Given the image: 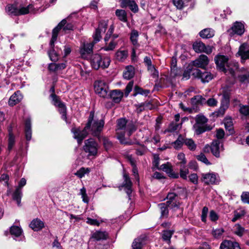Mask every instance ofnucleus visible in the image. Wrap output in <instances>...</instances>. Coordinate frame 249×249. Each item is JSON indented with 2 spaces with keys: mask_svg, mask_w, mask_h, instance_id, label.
<instances>
[{
  "mask_svg": "<svg viewBox=\"0 0 249 249\" xmlns=\"http://www.w3.org/2000/svg\"><path fill=\"white\" fill-rule=\"evenodd\" d=\"M222 99L221 101V106L219 108L220 113L223 115L225 110L229 107L230 104V93L225 90H223L222 93Z\"/></svg>",
  "mask_w": 249,
  "mask_h": 249,
  "instance_id": "nucleus-14",
  "label": "nucleus"
},
{
  "mask_svg": "<svg viewBox=\"0 0 249 249\" xmlns=\"http://www.w3.org/2000/svg\"><path fill=\"white\" fill-rule=\"evenodd\" d=\"M23 96L19 91L14 93L10 98L8 104L10 106H14L19 103L22 99Z\"/></svg>",
  "mask_w": 249,
  "mask_h": 249,
  "instance_id": "nucleus-24",
  "label": "nucleus"
},
{
  "mask_svg": "<svg viewBox=\"0 0 249 249\" xmlns=\"http://www.w3.org/2000/svg\"><path fill=\"white\" fill-rule=\"evenodd\" d=\"M196 159L201 161L202 162L205 163L206 165H210L211 163L209 161L203 153H200L199 155H197L196 157Z\"/></svg>",
  "mask_w": 249,
  "mask_h": 249,
  "instance_id": "nucleus-57",
  "label": "nucleus"
},
{
  "mask_svg": "<svg viewBox=\"0 0 249 249\" xmlns=\"http://www.w3.org/2000/svg\"><path fill=\"white\" fill-rule=\"evenodd\" d=\"M115 15L120 21L123 22H126L127 21V14L124 10H116L115 11Z\"/></svg>",
  "mask_w": 249,
  "mask_h": 249,
  "instance_id": "nucleus-31",
  "label": "nucleus"
},
{
  "mask_svg": "<svg viewBox=\"0 0 249 249\" xmlns=\"http://www.w3.org/2000/svg\"><path fill=\"white\" fill-rule=\"evenodd\" d=\"M100 141L103 142L106 151H108L112 148L113 143L107 138L104 137L100 139Z\"/></svg>",
  "mask_w": 249,
  "mask_h": 249,
  "instance_id": "nucleus-36",
  "label": "nucleus"
},
{
  "mask_svg": "<svg viewBox=\"0 0 249 249\" xmlns=\"http://www.w3.org/2000/svg\"><path fill=\"white\" fill-rule=\"evenodd\" d=\"M89 168H85L84 167H82L79 170H78L74 174L79 178H83L86 174L89 173Z\"/></svg>",
  "mask_w": 249,
  "mask_h": 249,
  "instance_id": "nucleus-45",
  "label": "nucleus"
},
{
  "mask_svg": "<svg viewBox=\"0 0 249 249\" xmlns=\"http://www.w3.org/2000/svg\"><path fill=\"white\" fill-rule=\"evenodd\" d=\"M94 42L84 43L80 48L79 52L81 56L83 58H87L88 55L92 53L93 47Z\"/></svg>",
  "mask_w": 249,
  "mask_h": 249,
  "instance_id": "nucleus-13",
  "label": "nucleus"
},
{
  "mask_svg": "<svg viewBox=\"0 0 249 249\" xmlns=\"http://www.w3.org/2000/svg\"><path fill=\"white\" fill-rule=\"evenodd\" d=\"M110 59L109 57H104L102 58L98 54L93 55L91 58V64L95 70H98L100 68L104 69L107 68L110 64Z\"/></svg>",
  "mask_w": 249,
  "mask_h": 249,
  "instance_id": "nucleus-6",
  "label": "nucleus"
},
{
  "mask_svg": "<svg viewBox=\"0 0 249 249\" xmlns=\"http://www.w3.org/2000/svg\"><path fill=\"white\" fill-rule=\"evenodd\" d=\"M184 143L190 150L194 151L196 149V145L191 139H184Z\"/></svg>",
  "mask_w": 249,
  "mask_h": 249,
  "instance_id": "nucleus-38",
  "label": "nucleus"
},
{
  "mask_svg": "<svg viewBox=\"0 0 249 249\" xmlns=\"http://www.w3.org/2000/svg\"><path fill=\"white\" fill-rule=\"evenodd\" d=\"M192 75L196 78L200 79L202 82L207 83L211 81L214 77L213 74L207 71L202 72L200 70L194 69L192 70Z\"/></svg>",
  "mask_w": 249,
  "mask_h": 249,
  "instance_id": "nucleus-9",
  "label": "nucleus"
},
{
  "mask_svg": "<svg viewBox=\"0 0 249 249\" xmlns=\"http://www.w3.org/2000/svg\"><path fill=\"white\" fill-rule=\"evenodd\" d=\"M239 112L241 114L244 116H248L249 115V106L247 105H240Z\"/></svg>",
  "mask_w": 249,
  "mask_h": 249,
  "instance_id": "nucleus-51",
  "label": "nucleus"
},
{
  "mask_svg": "<svg viewBox=\"0 0 249 249\" xmlns=\"http://www.w3.org/2000/svg\"><path fill=\"white\" fill-rule=\"evenodd\" d=\"M210 149L213 154L216 158L220 157V152L223 150V144L219 140L213 141Z\"/></svg>",
  "mask_w": 249,
  "mask_h": 249,
  "instance_id": "nucleus-17",
  "label": "nucleus"
},
{
  "mask_svg": "<svg viewBox=\"0 0 249 249\" xmlns=\"http://www.w3.org/2000/svg\"><path fill=\"white\" fill-rule=\"evenodd\" d=\"M59 108V111L60 113L61 114L62 119L66 121L67 120V116H66V107L65 105L62 103L60 104V106H57Z\"/></svg>",
  "mask_w": 249,
  "mask_h": 249,
  "instance_id": "nucleus-48",
  "label": "nucleus"
},
{
  "mask_svg": "<svg viewBox=\"0 0 249 249\" xmlns=\"http://www.w3.org/2000/svg\"><path fill=\"white\" fill-rule=\"evenodd\" d=\"M238 77L240 82L249 83V72L247 71H245L244 74L240 75Z\"/></svg>",
  "mask_w": 249,
  "mask_h": 249,
  "instance_id": "nucleus-50",
  "label": "nucleus"
},
{
  "mask_svg": "<svg viewBox=\"0 0 249 249\" xmlns=\"http://www.w3.org/2000/svg\"><path fill=\"white\" fill-rule=\"evenodd\" d=\"M232 245V242L229 240L224 241L220 245V249H231Z\"/></svg>",
  "mask_w": 249,
  "mask_h": 249,
  "instance_id": "nucleus-55",
  "label": "nucleus"
},
{
  "mask_svg": "<svg viewBox=\"0 0 249 249\" xmlns=\"http://www.w3.org/2000/svg\"><path fill=\"white\" fill-rule=\"evenodd\" d=\"M214 32L210 28L205 29L199 33L200 36L203 38H209L214 36Z\"/></svg>",
  "mask_w": 249,
  "mask_h": 249,
  "instance_id": "nucleus-30",
  "label": "nucleus"
},
{
  "mask_svg": "<svg viewBox=\"0 0 249 249\" xmlns=\"http://www.w3.org/2000/svg\"><path fill=\"white\" fill-rule=\"evenodd\" d=\"M128 55V52L124 50L118 51L116 53V59L119 61H124Z\"/></svg>",
  "mask_w": 249,
  "mask_h": 249,
  "instance_id": "nucleus-37",
  "label": "nucleus"
},
{
  "mask_svg": "<svg viewBox=\"0 0 249 249\" xmlns=\"http://www.w3.org/2000/svg\"><path fill=\"white\" fill-rule=\"evenodd\" d=\"M244 31L245 29L243 24L238 21H236L231 27V30H229L231 36H233L234 34L241 36L244 33Z\"/></svg>",
  "mask_w": 249,
  "mask_h": 249,
  "instance_id": "nucleus-19",
  "label": "nucleus"
},
{
  "mask_svg": "<svg viewBox=\"0 0 249 249\" xmlns=\"http://www.w3.org/2000/svg\"><path fill=\"white\" fill-rule=\"evenodd\" d=\"M51 98L52 99L53 104L55 106L57 107L60 106L62 103L60 100L59 97L54 93H52L50 95Z\"/></svg>",
  "mask_w": 249,
  "mask_h": 249,
  "instance_id": "nucleus-52",
  "label": "nucleus"
},
{
  "mask_svg": "<svg viewBox=\"0 0 249 249\" xmlns=\"http://www.w3.org/2000/svg\"><path fill=\"white\" fill-rule=\"evenodd\" d=\"M107 234L106 232L97 231L92 236V238L96 241L106 239Z\"/></svg>",
  "mask_w": 249,
  "mask_h": 249,
  "instance_id": "nucleus-33",
  "label": "nucleus"
},
{
  "mask_svg": "<svg viewBox=\"0 0 249 249\" xmlns=\"http://www.w3.org/2000/svg\"><path fill=\"white\" fill-rule=\"evenodd\" d=\"M15 137L11 131L9 132L8 149L10 151L15 144Z\"/></svg>",
  "mask_w": 249,
  "mask_h": 249,
  "instance_id": "nucleus-46",
  "label": "nucleus"
},
{
  "mask_svg": "<svg viewBox=\"0 0 249 249\" xmlns=\"http://www.w3.org/2000/svg\"><path fill=\"white\" fill-rule=\"evenodd\" d=\"M22 230L18 226H13L10 229L11 234L14 236V238L16 240L19 241L21 240L20 236L22 234Z\"/></svg>",
  "mask_w": 249,
  "mask_h": 249,
  "instance_id": "nucleus-27",
  "label": "nucleus"
},
{
  "mask_svg": "<svg viewBox=\"0 0 249 249\" xmlns=\"http://www.w3.org/2000/svg\"><path fill=\"white\" fill-rule=\"evenodd\" d=\"M124 93L120 90H113L109 93V97L115 103H119L123 98Z\"/></svg>",
  "mask_w": 249,
  "mask_h": 249,
  "instance_id": "nucleus-25",
  "label": "nucleus"
},
{
  "mask_svg": "<svg viewBox=\"0 0 249 249\" xmlns=\"http://www.w3.org/2000/svg\"><path fill=\"white\" fill-rule=\"evenodd\" d=\"M117 44V43L115 41L111 40L107 46H105L102 49L106 51H112L115 49Z\"/></svg>",
  "mask_w": 249,
  "mask_h": 249,
  "instance_id": "nucleus-54",
  "label": "nucleus"
},
{
  "mask_svg": "<svg viewBox=\"0 0 249 249\" xmlns=\"http://www.w3.org/2000/svg\"><path fill=\"white\" fill-rule=\"evenodd\" d=\"M160 169L166 172L172 178H178V174L173 171L171 164L168 162L162 164Z\"/></svg>",
  "mask_w": 249,
  "mask_h": 249,
  "instance_id": "nucleus-20",
  "label": "nucleus"
},
{
  "mask_svg": "<svg viewBox=\"0 0 249 249\" xmlns=\"http://www.w3.org/2000/svg\"><path fill=\"white\" fill-rule=\"evenodd\" d=\"M134 96H136L138 94L147 96L150 93V90L148 89H143L139 86H136L134 88Z\"/></svg>",
  "mask_w": 249,
  "mask_h": 249,
  "instance_id": "nucleus-43",
  "label": "nucleus"
},
{
  "mask_svg": "<svg viewBox=\"0 0 249 249\" xmlns=\"http://www.w3.org/2000/svg\"><path fill=\"white\" fill-rule=\"evenodd\" d=\"M224 231L222 228L216 229L213 230V235L215 238H220L222 237Z\"/></svg>",
  "mask_w": 249,
  "mask_h": 249,
  "instance_id": "nucleus-53",
  "label": "nucleus"
},
{
  "mask_svg": "<svg viewBox=\"0 0 249 249\" xmlns=\"http://www.w3.org/2000/svg\"><path fill=\"white\" fill-rule=\"evenodd\" d=\"M202 177V181L206 184H213L218 182L217 175L213 173L203 174Z\"/></svg>",
  "mask_w": 249,
  "mask_h": 249,
  "instance_id": "nucleus-15",
  "label": "nucleus"
},
{
  "mask_svg": "<svg viewBox=\"0 0 249 249\" xmlns=\"http://www.w3.org/2000/svg\"><path fill=\"white\" fill-rule=\"evenodd\" d=\"M237 54L241 56L242 61L249 59V47L248 45L242 44L239 47Z\"/></svg>",
  "mask_w": 249,
  "mask_h": 249,
  "instance_id": "nucleus-23",
  "label": "nucleus"
},
{
  "mask_svg": "<svg viewBox=\"0 0 249 249\" xmlns=\"http://www.w3.org/2000/svg\"><path fill=\"white\" fill-rule=\"evenodd\" d=\"M174 232V230H164L163 231L162 239L164 241L170 242L171 238Z\"/></svg>",
  "mask_w": 249,
  "mask_h": 249,
  "instance_id": "nucleus-42",
  "label": "nucleus"
},
{
  "mask_svg": "<svg viewBox=\"0 0 249 249\" xmlns=\"http://www.w3.org/2000/svg\"><path fill=\"white\" fill-rule=\"evenodd\" d=\"M246 212L244 209L240 208L237 209L234 212V218H240L241 217L246 216Z\"/></svg>",
  "mask_w": 249,
  "mask_h": 249,
  "instance_id": "nucleus-58",
  "label": "nucleus"
},
{
  "mask_svg": "<svg viewBox=\"0 0 249 249\" xmlns=\"http://www.w3.org/2000/svg\"><path fill=\"white\" fill-rule=\"evenodd\" d=\"M136 130V128L131 122H127L125 119L121 118L118 120L116 133L117 139L122 144H128L125 140L124 135L125 134L130 136L132 132Z\"/></svg>",
  "mask_w": 249,
  "mask_h": 249,
  "instance_id": "nucleus-1",
  "label": "nucleus"
},
{
  "mask_svg": "<svg viewBox=\"0 0 249 249\" xmlns=\"http://www.w3.org/2000/svg\"><path fill=\"white\" fill-rule=\"evenodd\" d=\"M37 11H38V10H35V9L33 8V6L32 4H29L26 7H21L19 8L12 5H8L6 7V12L9 15L13 16L25 15L30 12L35 13Z\"/></svg>",
  "mask_w": 249,
  "mask_h": 249,
  "instance_id": "nucleus-4",
  "label": "nucleus"
},
{
  "mask_svg": "<svg viewBox=\"0 0 249 249\" xmlns=\"http://www.w3.org/2000/svg\"><path fill=\"white\" fill-rule=\"evenodd\" d=\"M87 221H86L87 223L92 225V226H99L100 224L103 222V221L101 219H87Z\"/></svg>",
  "mask_w": 249,
  "mask_h": 249,
  "instance_id": "nucleus-56",
  "label": "nucleus"
},
{
  "mask_svg": "<svg viewBox=\"0 0 249 249\" xmlns=\"http://www.w3.org/2000/svg\"><path fill=\"white\" fill-rule=\"evenodd\" d=\"M158 206L160 209L161 216L162 217L167 216L168 213V207L169 208L167 204L165 203H160L159 204Z\"/></svg>",
  "mask_w": 249,
  "mask_h": 249,
  "instance_id": "nucleus-40",
  "label": "nucleus"
},
{
  "mask_svg": "<svg viewBox=\"0 0 249 249\" xmlns=\"http://www.w3.org/2000/svg\"><path fill=\"white\" fill-rule=\"evenodd\" d=\"M73 27V26L71 23H67L66 19H63L53 30L52 36L50 41L51 45L52 47L54 46V42L56 41L58 33L61 29L66 32L67 31L72 30Z\"/></svg>",
  "mask_w": 249,
  "mask_h": 249,
  "instance_id": "nucleus-5",
  "label": "nucleus"
},
{
  "mask_svg": "<svg viewBox=\"0 0 249 249\" xmlns=\"http://www.w3.org/2000/svg\"><path fill=\"white\" fill-rule=\"evenodd\" d=\"M50 45L51 48V50L48 52L50 58L52 61H56L58 60V55L53 49L54 45L53 47L50 44Z\"/></svg>",
  "mask_w": 249,
  "mask_h": 249,
  "instance_id": "nucleus-44",
  "label": "nucleus"
},
{
  "mask_svg": "<svg viewBox=\"0 0 249 249\" xmlns=\"http://www.w3.org/2000/svg\"><path fill=\"white\" fill-rule=\"evenodd\" d=\"M209 60L204 54H201L197 59L192 62L193 65L197 68L205 69L208 65Z\"/></svg>",
  "mask_w": 249,
  "mask_h": 249,
  "instance_id": "nucleus-16",
  "label": "nucleus"
},
{
  "mask_svg": "<svg viewBox=\"0 0 249 249\" xmlns=\"http://www.w3.org/2000/svg\"><path fill=\"white\" fill-rule=\"evenodd\" d=\"M123 178L124 180L122 186L124 188L126 193L129 196L132 193V183L128 175L126 173H124Z\"/></svg>",
  "mask_w": 249,
  "mask_h": 249,
  "instance_id": "nucleus-21",
  "label": "nucleus"
},
{
  "mask_svg": "<svg viewBox=\"0 0 249 249\" xmlns=\"http://www.w3.org/2000/svg\"><path fill=\"white\" fill-rule=\"evenodd\" d=\"M87 130H88V129L86 128V126L82 131L79 129H72V131L74 134V138L77 140L78 143L80 144L83 140L87 137L88 135Z\"/></svg>",
  "mask_w": 249,
  "mask_h": 249,
  "instance_id": "nucleus-22",
  "label": "nucleus"
},
{
  "mask_svg": "<svg viewBox=\"0 0 249 249\" xmlns=\"http://www.w3.org/2000/svg\"><path fill=\"white\" fill-rule=\"evenodd\" d=\"M84 149L89 156H95L97 154L98 145L92 139H89L85 142Z\"/></svg>",
  "mask_w": 249,
  "mask_h": 249,
  "instance_id": "nucleus-12",
  "label": "nucleus"
},
{
  "mask_svg": "<svg viewBox=\"0 0 249 249\" xmlns=\"http://www.w3.org/2000/svg\"><path fill=\"white\" fill-rule=\"evenodd\" d=\"M241 197L244 203L249 204V192H243Z\"/></svg>",
  "mask_w": 249,
  "mask_h": 249,
  "instance_id": "nucleus-63",
  "label": "nucleus"
},
{
  "mask_svg": "<svg viewBox=\"0 0 249 249\" xmlns=\"http://www.w3.org/2000/svg\"><path fill=\"white\" fill-rule=\"evenodd\" d=\"M181 124H177V123L172 122L169 125L167 130L168 132H174L179 129L181 127Z\"/></svg>",
  "mask_w": 249,
  "mask_h": 249,
  "instance_id": "nucleus-47",
  "label": "nucleus"
},
{
  "mask_svg": "<svg viewBox=\"0 0 249 249\" xmlns=\"http://www.w3.org/2000/svg\"><path fill=\"white\" fill-rule=\"evenodd\" d=\"M217 68L225 73H229L234 76L235 71L237 69V64L234 63L233 66L229 62V57L224 55H217L214 58Z\"/></svg>",
  "mask_w": 249,
  "mask_h": 249,
  "instance_id": "nucleus-2",
  "label": "nucleus"
},
{
  "mask_svg": "<svg viewBox=\"0 0 249 249\" xmlns=\"http://www.w3.org/2000/svg\"><path fill=\"white\" fill-rule=\"evenodd\" d=\"M25 136L27 141H30L32 138L31 123L30 119H27L25 122Z\"/></svg>",
  "mask_w": 249,
  "mask_h": 249,
  "instance_id": "nucleus-32",
  "label": "nucleus"
},
{
  "mask_svg": "<svg viewBox=\"0 0 249 249\" xmlns=\"http://www.w3.org/2000/svg\"><path fill=\"white\" fill-rule=\"evenodd\" d=\"M107 24L106 21H103L99 23L98 28L97 29L103 33H105L107 28Z\"/></svg>",
  "mask_w": 249,
  "mask_h": 249,
  "instance_id": "nucleus-62",
  "label": "nucleus"
},
{
  "mask_svg": "<svg viewBox=\"0 0 249 249\" xmlns=\"http://www.w3.org/2000/svg\"><path fill=\"white\" fill-rule=\"evenodd\" d=\"M94 87L95 93L100 97L107 98L109 97V88L108 85L102 80L94 82Z\"/></svg>",
  "mask_w": 249,
  "mask_h": 249,
  "instance_id": "nucleus-7",
  "label": "nucleus"
},
{
  "mask_svg": "<svg viewBox=\"0 0 249 249\" xmlns=\"http://www.w3.org/2000/svg\"><path fill=\"white\" fill-rule=\"evenodd\" d=\"M132 249H142V243L139 239H135L132 243Z\"/></svg>",
  "mask_w": 249,
  "mask_h": 249,
  "instance_id": "nucleus-64",
  "label": "nucleus"
},
{
  "mask_svg": "<svg viewBox=\"0 0 249 249\" xmlns=\"http://www.w3.org/2000/svg\"><path fill=\"white\" fill-rule=\"evenodd\" d=\"M134 74V68L132 66H128L124 72L123 77L125 79L129 80L133 77Z\"/></svg>",
  "mask_w": 249,
  "mask_h": 249,
  "instance_id": "nucleus-28",
  "label": "nucleus"
},
{
  "mask_svg": "<svg viewBox=\"0 0 249 249\" xmlns=\"http://www.w3.org/2000/svg\"><path fill=\"white\" fill-rule=\"evenodd\" d=\"M167 201L166 203L168 206L173 210H177L179 213H182V210L179 208L180 203L178 201V197L174 193H169L167 196Z\"/></svg>",
  "mask_w": 249,
  "mask_h": 249,
  "instance_id": "nucleus-8",
  "label": "nucleus"
},
{
  "mask_svg": "<svg viewBox=\"0 0 249 249\" xmlns=\"http://www.w3.org/2000/svg\"><path fill=\"white\" fill-rule=\"evenodd\" d=\"M127 7H128L129 9L134 13H136L138 11V6L134 0L129 2V4L128 5Z\"/></svg>",
  "mask_w": 249,
  "mask_h": 249,
  "instance_id": "nucleus-60",
  "label": "nucleus"
},
{
  "mask_svg": "<svg viewBox=\"0 0 249 249\" xmlns=\"http://www.w3.org/2000/svg\"><path fill=\"white\" fill-rule=\"evenodd\" d=\"M30 227L34 231H38L44 227V223L40 219H33L30 224Z\"/></svg>",
  "mask_w": 249,
  "mask_h": 249,
  "instance_id": "nucleus-26",
  "label": "nucleus"
},
{
  "mask_svg": "<svg viewBox=\"0 0 249 249\" xmlns=\"http://www.w3.org/2000/svg\"><path fill=\"white\" fill-rule=\"evenodd\" d=\"M94 112H90L86 128L90 129L93 135L98 136L104 125V121L103 120H94Z\"/></svg>",
  "mask_w": 249,
  "mask_h": 249,
  "instance_id": "nucleus-3",
  "label": "nucleus"
},
{
  "mask_svg": "<svg viewBox=\"0 0 249 249\" xmlns=\"http://www.w3.org/2000/svg\"><path fill=\"white\" fill-rule=\"evenodd\" d=\"M138 32L136 30H132L130 34V40L134 45H138Z\"/></svg>",
  "mask_w": 249,
  "mask_h": 249,
  "instance_id": "nucleus-41",
  "label": "nucleus"
},
{
  "mask_svg": "<svg viewBox=\"0 0 249 249\" xmlns=\"http://www.w3.org/2000/svg\"><path fill=\"white\" fill-rule=\"evenodd\" d=\"M184 140L183 137L180 135L177 140L172 143V145L175 149L178 150L182 147L184 144Z\"/></svg>",
  "mask_w": 249,
  "mask_h": 249,
  "instance_id": "nucleus-34",
  "label": "nucleus"
},
{
  "mask_svg": "<svg viewBox=\"0 0 249 249\" xmlns=\"http://www.w3.org/2000/svg\"><path fill=\"white\" fill-rule=\"evenodd\" d=\"M144 62L147 66L148 70L153 72L154 77L158 76V72L156 70L155 67L152 65V62L149 57L146 56L144 58Z\"/></svg>",
  "mask_w": 249,
  "mask_h": 249,
  "instance_id": "nucleus-29",
  "label": "nucleus"
},
{
  "mask_svg": "<svg viewBox=\"0 0 249 249\" xmlns=\"http://www.w3.org/2000/svg\"><path fill=\"white\" fill-rule=\"evenodd\" d=\"M26 184L25 178H22L18 182V186L16 187L15 190L13 192L12 196V199L17 202L18 206L21 205V199L22 196V188Z\"/></svg>",
  "mask_w": 249,
  "mask_h": 249,
  "instance_id": "nucleus-11",
  "label": "nucleus"
},
{
  "mask_svg": "<svg viewBox=\"0 0 249 249\" xmlns=\"http://www.w3.org/2000/svg\"><path fill=\"white\" fill-rule=\"evenodd\" d=\"M194 50L197 53L204 52L207 54L212 53V49L210 47H206L205 45L201 41L195 42L193 45Z\"/></svg>",
  "mask_w": 249,
  "mask_h": 249,
  "instance_id": "nucleus-18",
  "label": "nucleus"
},
{
  "mask_svg": "<svg viewBox=\"0 0 249 249\" xmlns=\"http://www.w3.org/2000/svg\"><path fill=\"white\" fill-rule=\"evenodd\" d=\"M245 231V229L240 225L237 224L235 226V233L239 236H241Z\"/></svg>",
  "mask_w": 249,
  "mask_h": 249,
  "instance_id": "nucleus-59",
  "label": "nucleus"
},
{
  "mask_svg": "<svg viewBox=\"0 0 249 249\" xmlns=\"http://www.w3.org/2000/svg\"><path fill=\"white\" fill-rule=\"evenodd\" d=\"M196 124L194 125L197 134H200L207 130L205 124L208 119L203 115H198L196 117Z\"/></svg>",
  "mask_w": 249,
  "mask_h": 249,
  "instance_id": "nucleus-10",
  "label": "nucleus"
},
{
  "mask_svg": "<svg viewBox=\"0 0 249 249\" xmlns=\"http://www.w3.org/2000/svg\"><path fill=\"white\" fill-rule=\"evenodd\" d=\"M177 158L180 161V163L183 166H184L187 162L184 154L182 152L179 153L178 155Z\"/></svg>",
  "mask_w": 249,
  "mask_h": 249,
  "instance_id": "nucleus-61",
  "label": "nucleus"
},
{
  "mask_svg": "<svg viewBox=\"0 0 249 249\" xmlns=\"http://www.w3.org/2000/svg\"><path fill=\"white\" fill-rule=\"evenodd\" d=\"M192 104L195 105H203L206 103V99L201 95H196L191 99Z\"/></svg>",
  "mask_w": 249,
  "mask_h": 249,
  "instance_id": "nucleus-35",
  "label": "nucleus"
},
{
  "mask_svg": "<svg viewBox=\"0 0 249 249\" xmlns=\"http://www.w3.org/2000/svg\"><path fill=\"white\" fill-rule=\"evenodd\" d=\"M189 170L185 166H181L180 168V176L184 179H187Z\"/></svg>",
  "mask_w": 249,
  "mask_h": 249,
  "instance_id": "nucleus-49",
  "label": "nucleus"
},
{
  "mask_svg": "<svg viewBox=\"0 0 249 249\" xmlns=\"http://www.w3.org/2000/svg\"><path fill=\"white\" fill-rule=\"evenodd\" d=\"M225 127L229 131L230 134L233 133V124L231 119H226L224 121Z\"/></svg>",
  "mask_w": 249,
  "mask_h": 249,
  "instance_id": "nucleus-39",
  "label": "nucleus"
}]
</instances>
